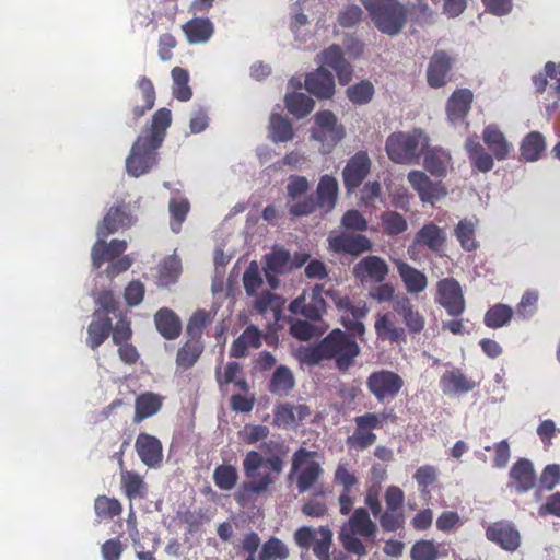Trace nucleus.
Returning <instances> with one entry per match:
<instances>
[{
    "mask_svg": "<svg viewBox=\"0 0 560 560\" xmlns=\"http://www.w3.org/2000/svg\"><path fill=\"white\" fill-rule=\"evenodd\" d=\"M319 351L328 359L335 358L337 366L340 370H346L359 354V347L345 332L334 330L319 343Z\"/></svg>",
    "mask_w": 560,
    "mask_h": 560,
    "instance_id": "nucleus-5",
    "label": "nucleus"
},
{
    "mask_svg": "<svg viewBox=\"0 0 560 560\" xmlns=\"http://www.w3.org/2000/svg\"><path fill=\"white\" fill-rule=\"evenodd\" d=\"M243 284L248 295H255L264 284L257 261L253 260L244 272Z\"/></svg>",
    "mask_w": 560,
    "mask_h": 560,
    "instance_id": "nucleus-55",
    "label": "nucleus"
},
{
    "mask_svg": "<svg viewBox=\"0 0 560 560\" xmlns=\"http://www.w3.org/2000/svg\"><path fill=\"white\" fill-rule=\"evenodd\" d=\"M362 3L381 33L395 36L405 27L408 9L398 0H362Z\"/></svg>",
    "mask_w": 560,
    "mask_h": 560,
    "instance_id": "nucleus-3",
    "label": "nucleus"
},
{
    "mask_svg": "<svg viewBox=\"0 0 560 560\" xmlns=\"http://www.w3.org/2000/svg\"><path fill=\"white\" fill-rule=\"evenodd\" d=\"M382 485L380 481H371L366 488L364 502L370 508L372 514L377 517L382 512V504L380 501V494Z\"/></svg>",
    "mask_w": 560,
    "mask_h": 560,
    "instance_id": "nucleus-63",
    "label": "nucleus"
},
{
    "mask_svg": "<svg viewBox=\"0 0 560 560\" xmlns=\"http://www.w3.org/2000/svg\"><path fill=\"white\" fill-rule=\"evenodd\" d=\"M215 380L222 390L230 383H233L242 392L249 390L248 383L243 375L242 365L235 361L228 362L223 369L217 366Z\"/></svg>",
    "mask_w": 560,
    "mask_h": 560,
    "instance_id": "nucleus-26",
    "label": "nucleus"
},
{
    "mask_svg": "<svg viewBox=\"0 0 560 560\" xmlns=\"http://www.w3.org/2000/svg\"><path fill=\"white\" fill-rule=\"evenodd\" d=\"M173 79V95L182 102L189 101L192 96V91L188 85L189 74L188 72L179 67H175L172 70Z\"/></svg>",
    "mask_w": 560,
    "mask_h": 560,
    "instance_id": "nucleus-48",
    "label": "nucleus"
},
{
    "mask_svg": "<svg viewBox=\"0 0 560 560\" xmlns=\"http://www.w3.org/2000/svg\"><path fill=\"white\" fill-rule=\"evenodd\" d=\"M486 537L508 551H515L521 546L520 532L509 521H498L489 525Z\"/></svg>",
    "mask_w": 560,
    "mask_h": 560,
    "instance_id": "nucleus-15",
    "label": "nucleus"
},
{
    "mask_svg": "<svg viewBox=\"0 0 560 560\" xmlns=\"http://www.w3.org/2000/svg\"><path fill=\"white\" fill-rule=\"evenodd\" d=\"M465 149L472 160L474 165L480 172H489L493 168L494 162L491 154L487 153L483 147L477 139V136L470 137L466 140Z\"/></svg>",
    "mask_w": 560,
    "mask_h": 560,
    "instance_id": "nucleus-40",
    "label": "nucleus"
},
{
    "mask_svg": "<svg viewBox=\"0 0 560 560\" xmlns=\"http://www.w3.org/2000/svg\"><path fill=\"white\" fill-rule=\"evenodd\" d=\"M374 88L369 81H362L347 90L349 100L354 104H366L372 100Z\"/></svg>",
    "mask_w": 560,
    "mask_h": 560,
    "instance_id": "nucleus-59",
    "label": "nucleus"
},
{
    "mask_svg": "<svg viewBox=\"0 0 560 560\" xmlns=\"http://www.w3.org/2000/svg\"><path fill=\"white\" fill-rule=\"evenodd\" d=\"M94 508L97 516L104 518H113L121 513L119 501L107 497H98L95 500Z\"/></svg>",
    "mask_w": 560,
    "mask_h": 560,
    "instance_id": "nucleus-58",
    "label": "nucleus"
},
{
    "mask_svg": "<svg viewBox=\"0 0 560 560\" xmlns=\"http://www.w3.org/2000/svg\"><path fill=\"white\" fill-rule=\"evenodd\" d=\"M112 330L110 318L100 311H95L93 319L88 328V343L92 349L100 347L108 337Z\"/></svg>",
    "mask_w": 560,
    "mask_h": 560,
    "instance_id": "nucleus-30",
    "label": "nucleus"
},
{
    "mask_svg": "<svg viewBox=\"0 0 560 560\" xmlns=\"http://www.w3.org/2000/svg\"><path fill=\"white\" fill-rule=\"evenodd\" d=\"M381 224L383 232L389 236L404 233L408 223L406 219L396 211H385L381 214Z\"/></svg>",
    "mask_w": 560,
    "mask_h": 560,
    "instance_id": "nucleus-53",
    "label": "nucleus"
},
{
    "mask_svg": "<svg viewBox=\"0 0 560 560\" xmlns=\"http://www.w3.org/2000/svg\"><path fill=\"white\" fill-rule=\"evenodd\" d=\"M306 90L319 98H330L335 92V82L330 72L319 67L305 79Z\"/></svg>",
    "mask_w": 560,
    "mask_h": 560,
    "instance_id": "nucleus-22",
    "label": "nucleus"
},
{
    "mask_svg": "<svg viewBox=\"0 0 560 560\" xmlns=\"http://www.w3.org/2000/svg\"><path fill=\"white\" fill-rule=\"evenodd\" d=\"M318 62L320 63L319 67L325 68V66H327L334 69L341 84H347L350 82L352 78V68L345 60L342 50L339 46L331 45L322 51V54L318 55Z\"/></svg>",
    "mask_w": 560,
    "mask_h": 560,
    "instance_id": "nucleus-19",
    "label": "nucleus"
},
{
    "mask_svg": "<svg viewBox=\"0 0 560 560\" xmlns=\"http://www.w3.org/2000/svg\"><path fill=\"white\" fill-rule=\"evenodd\" d=\"M290 262V253L283 248L275 247L272 252L266 256L265 269L273 272L283 273Z\"/></svg>",
    "mask_w": 560,
    "mask_h": 560,
    "instance_id": "nucleus-56",
    "label": "nucleus"
},
{
    "mask_svg": "<svg viewBox=\"0 0 560 560\" xmlns=\"http://www.w3.org/2000/svg\"><path fill=\"white\" fill-rule=\"evenodd\" d=\"M388 415L385 412L372 413L368 412L354 418L355 430L352 435L347 438V445L354 450H365L373 445L376 435L372 432L374 429L382 427Z\"/></svg>",
    "mask_w": 560,
    "mask_h": 560,
    "instance_id": "nucleus-8",
    "label": "nucleus"
},
{
    "mask_svg": "<svg viewBox=\"0 0 560 560\" xmlns=\"http://www.w3.org/2000/svg\"><path fill=\"white\" fill-rule=\"evenodd\" d=\"M482 140L499 161L505 160L513 148L503 132L494 125H489L483 129Z\"/></svg>",
    "mask_w": 560,
    "mask_h": 560,
    "instance_id": "nucleus-25",
    "label": "nucleus"
},
{
    "mask_svg": "<svg viewBox=\"0 0 560 560\" xmlns=\"http://www.w3.org/2000/svg\"><path fill=\"white\" fill-rule=\"evenodd\" d=\"M393 262L407 293L417 295L427 290L429 280L424 272L401 259H393Z\"/></svg>",
    "mask_w": 560,
    "mask_h": 560,
    "instance_id": "nucleus-18",
    "label": "nucleus"
},
{
    "mask_svg": "<svg viewBox=\"0 0 560 560\" xmlns=\"http://www.w3.org/2000/svg\"><path fill=\"white\" fill-rule=\"evenodd\" d=\"M246 481L235 492V501L243 508L253 502L255 495L269 491L283 470V460L279 456L265 459L256 451L246 453L243 460Z\"/></svg>",
    "mask_w": 560,
    "mask_h": 560,
    "instance_id": "nucleus-1",
    "label": "nucleus"
},
{
    "mask_svg": "<svg viewBox=\"0 0 560 560\" xmlns=\"http://www.w3.org/2000/svg\"><path fill=\"white\" fill-rule=\"evenodd\" d=\"M451 69V58L443 51L435 52L428 67V83L432 88H440L445 84L446 73Z\"/></svg>",
    "mask_w": 560,
    "mask_h": 560,
    "instance_id": "nucleus-32",
    "label": "nucleus"
},
{
    "mask_svg": "<svg viewBox=\"0 0 560 560\" xmlns=\"http://www.w3.org/2000/svg\"><path fill=\"white\" fill-rule=\"evenodd\" d=\"M476 224L477 221L471 219H463L455 228V236L465 250L471 252L475 250L478 246V243L475 240Z\"/></svg>",
    "mask_w": 560,
    "mask_h": 560,
    "instance_id": "nucleus-46",
    "label": "nucleus"
},
{
    "mask_svg": "<svg viewBox=\"0 0 560 560\" xmlns=\"http://www.w3.org/2000/svg\"><path fill=\"white\" fill-rule=\"evenodd\" d=\"M510 476L514 481L517 491L523 492L530 489L535 483V474L532 463L521 459L512 467Z\"/></svg>",
    "mask_w": 560,
    "mask_h": 560,
    "instance_id": "nucleus-41",
    "label": "nucleus"
},
{
    "mask_svg": "<svg viewBox=\"0 0 560 560\" xmlns=\"http://www.w3.org/2000/svg\"><path fill=\"white\" fill-rule=\"evenodd\" d=\"M521 158L526 162L538 161L546 151V139L539 131L526 135L520 144Z\"/></svg>",
    "mask_w": 560,
    "mask_h": 560,
    "instance_id": "nucleus-34",
    "label": "nucleus"
},
{
    "mask_svg": "<svg viewBox=\"0 0 560 560\" xmlns=\"http://www.w3.org/2000/svg\"><path fill=\"white\" fill-rule=\"evenodd\" d=\"M429 148V138L421 130L395 132L387 138L386 152L389 159L399 164L418 162L421 153Z\"/></svg>",
    "mask_w": 560,
    "mask_h": 560,
    "instance_id": "nucleus-4",
    "label": "nucleus"
},
{
    "mask_svg": "<svg viewBox=\"0 0 560 560\" xmlns=\"http://www.w3.org/2000/svg\"><path fill=\"white\" fill-rule=\"evenodd\" d=\"M154 322L159 332L166 339H174L180 332L179 318L168 308L160 310L154 316Z\"/></svg>",
    "mask_w": 560,
    "mask_h": 560,
    "instance_id": "nucleus-39",
    "label": "nucleus"
},
{
    "mask_svg": "<svg viewBox=\"0 0 560 560\" xmlns=\"http://www.w3.org/2000/svg\"><path fill=\"white\" fill-rule=\"evenodd\" d=\"M121 485L125 494L130 499L141 498L145 494V483L142 477L135 471L121 470Z\"/></svg>",
    "mask_w": 560,
    "mask_h": 560,
    "instance_id": "nucleus-50",
    "label": "nucleus"
},
{
    "mask_svg": "<svg viewBox=\"0 0 560 560\" xmlns=\"http://www.w3.org/2000/svg\"><path fill=\"white\" fill-rule=\"evenodd\" d=\"M341 226L347 231L363 232L368 230V221L358 210H348L341 218Z\"/></svg>",
    "mask_w": 560,
    "mask_h": 560,
    "instance_id": "nucleus-62",
    "label": "nucleus"
},
{
    "mask_svg": "<svg viewBox=\"0 0 560 560\" xmlns=\"http://www.w3.org/2000/svg\"><path fill=\"white\" fill-rule=\"evenodd\" d=\"M328 243L331 250L336 253H346L352 256H359L360 254L370 252L373 248L371 240L366 236L346 232L330 234Z\"/></svg>",
    "mask_w": 560,
    "mask_h": 560,
    "instance_id": "nucleus-12",
    "label": "nucleus"
},
{
    "mask_svg": "<svg viewBox=\"0 0 560 560\" xmlns=\"http://www.w3.org/2000/svg\"><path fill=\"white\" fill-rule=\"evenodd\" d=\"M163 396L152 392H147L139 395L135 401L133 421L139 423L142 420L158 413L163 405Z\"/></svg>",
    "mask_w": 560,
    "mask_h": 560,
    "instance_id": "nucleus-28",
    "label": "nucleus"
},
{
    "mask_svg": "<svg viewBox=\"0 0 560 560\" xmlns=\"http://www.w3.org/2000/svg\"><path fill=\"white\" fill-rule=\"evenodd\" d=\"M311 130L312 139L322 144L323 153H328L345 137L343 128L337 124L336 116L329 110L318 112Z\"/></svg>",
    "mask_w": 560,
    "mask_h": 560,
    "instance_id": "nucleus-7",
    "label": "nucleus"
},
{
    "mask_svg": "<svg viewBox=\"0 0 560 560\" xmlns=\"http://www.w3.org/2000/svg\"><path fill=\"white\" fill-rule=\"evenodd\" d=\"M440 385L445 395H456L472 390L476 383L468 378L459 369H454L446 371L442 375Z\"/></svg>",
    "mask_w": 560,
    "mask_h": 560,
    "instance_id": "nucleus-24",
    "label": "nucleus"
},
{
    "mask_svg": "<svg viewBox=\"0 0 560 560\" xmlns=\"http://www.w3.org/2000/svg\"><path fill=\"white\" fill-rule=\"evenodd\" d=\"M269 435V429L261 424H247L238 432V436L246 444H255Z\"/></svg>",
    "mask_w": 560,
    "mask_h": 560,
    "instance_id": "nucleus-61",
    "label": "nucleus"
},
{
    "mask_svg": "<svg viewBox=\"0 0 560 560\" xmlns=\"http://www.w3.org/2000/svg\"><path fill=\"white\" fill-rule=\"evenodd\" d=\"M147 138L138 137L130 154L126 159V170L129 175L139 177L150 171L156 162V150Z\"/></svg>",
    "mask_w": 560,
    "mask_h": 560,
    "instance_id": "nucleus-9",
    "label": "nucleus"
},
{
    "mask_svg": "<svg viewBox=\"0 0 560 560\" xmlns=\"http://www.w3.org/2000/svg\"><path fill=\"white\" fill-rule=\"evenodd\" d=\"M202 352V345L197 339L187 341L177 352L176 363L183 370L191 368Z\"/></svg>",
    "mask_w": 560,
    "mask_h": 560,
    "instance_id": "nucleus-47",
    "label": "nucleus"
},
{
    "mask_svg": "<svg viewBox=\"0 0 560 560\" xmlns=\"http://www.w3.org/2000/svg\"><path fill=\"white\" fill-rule=\"evenodd\" d=\"M438 553V547L429 540L419 541L411 548L412 560H435Z\"/></svg>",
    "mask_w": 560,
    "mask_h": 560,
    "instance_id": "nucleus-64",
    "label": "nucleus"
},
{
    "mask_svg": "<svg viewBox=\"0 0 560 560\" xmlns=\"http://www.w3.org/2000/svg\"><path fill=\"white\" fill-rule=\"evenodd\" d=\"M261 345V331L254 325L248 326L232 343L230 355L244 358L249 348H259Z\"/></svg>",
    "mask_w": 560,
    "mask_h": 560,
    "instance_id": "nucleus-31",
    "label": "nucleus"
},
{
    "mask_svg": "<svg viewBox=\"0 0 560 560\" xmlns=\"http://www.w3.org/2000/svg\"><path fill=\"white\" fill-rule=\"evenodd\" d=\"M435 302L446 310L448 315L458 316L465 311V299L459 282L454 278L438 281Z\"/></svg>",
    "mask_w": 560,
    "mask_h": 560,
    "instance_id": "nucleus-10",
    "label": "nucleus"
},
{
    "mask_svg": "<svg viewBox=\"0 0 560 560\" xmlns=\"http://www.w3.org/2000/svg\"><path fill=\"white\" fill-rule=\"evenodd\" d=\"M424 168L433 176H445L446 170L451 163V155L447 151L441 148H433L424 150Z\"/></svg>",
    "mask_w": 560,
    "mask_h": 560,
    "instance_id": "nucleus-33",
    "label": "nucleus"
},
{
    "mask_svg": "<svg viewBox=\"0 0 560 560\" xmlns=\"http://www.w3.org/2000/svg\"><path fill=\"white\" fill-rule=\"evenodd\" d=\"M285 105L288 110L296 118H303L314 108V101L304 93L287 94Z\"/></svg>",
    "mask_w": 560,
    "mask_h": 560,
    "instance_id": "nucleus-45",
    "label": "nucleus"
},
{
    "mask_svg": "<svg viewBox=\"0 0 560 560\" xmlns=\"http://www.w3.org/2000/svg\"><path fill=\"white\" fill-rule=\"evenodd\" d=\"M171 121V110L166 108H160L152 117L150 130L140 137L147 138L149 141H151V143H153V147H160L164 140L165 131L170 127Z\"/></svg>",
    "mask_w": 560,
    "mask_h": 560,
    "instance_id": "nucleus-35",
    "label": "nucleus"
},
{
    "mask_svg": "<svg viewBox=\"0 0 560 560\" xmlns=\"http://www.w3.org/2000/svg\"><path fill=\"white\" fill-rule=\"evenodd\" d=\"M374 328L377 336L384 340L398 342L406 338L405 329L396 326L388 313L378 315Z\"/></svg>",
    "mask_w": 560,
    "mask_h": 560,
    "instance_id": "nucleus-42",
    "label": "nucleus"
},
{
    "mask_svg": "<svg viewBox=\"0 0 560 560\" xmlns=\"http://www.w3.org/2000/svg\"><path fill=\"white\" fill-rule=\"evenodd\" d=\"M290 556L288 545L278 537H270L260 548L257 560H287Z\"/></svg>",
    "mask_w": 560,
    "mask_h": 560,
    "instance_id": "nucleus-43",
    "label": "nucleus"
},
{
    "mask_svg": "<svg viewBox=\"0 0 560 560\" xmlns=\"http://www.w3.org/2000/svg\"><path fill=\"white\" fill-rule=\"evenodd\" d=\"M371 168V160L366 152H357L347 163L342 171L345 187L352 190L361 185L363 179L369 175Z\"/></svg>",
    "mask_w": 560,
    "mask_h": 560,
    "instance_id": "nucleus-16",
    "label": "nucleus"
},
{
    "mask_svg": "<svg viewBox=\"0 0 560 560\" xmlns=\"http://www.w3.org/2000/svg\"><path fill=\"white\" fill-rule=\"evenodd\" d=\"M131 224V219L118 207L109 209L97 228V237H107L109 234Z\"/></svg>",
    "mask_w": 560,
    "mask_h": 560,
    "instance_id": "nucleus-36",
    "label": "nucleus"
},
{
    "mask_svg": "<svg viewBox=\"0 0 560 560\" xmlns=\"http://www.w3.org/2000/svg\"><path fill=\"white\" fill-rule=\"evenodd\" d=\"M317 203L330 211L335 208L338 197V182L335 177L324 175L317 186Z\"/></svg>",
    "mask_w": 560,
    "mask_h": 560,
    "instance_id": "nucleus-37",
    "label": "nucleus"
},
{
    "mask_svg": "<svg viewBox=\"0 0 560 560\" xmlns=\"http://www.w3.org/2000/svg\"><path fill=\"white\" fill-rule=\"evenodd\" d=\"M270 138L273 142H288L293 140L294 130L292 124L278 114L270 117Z\"/></svg>",
    "mask_w": 560,
    "mask_h": 560,
    "instance_id": "nucleus-44",
    "label": "nucleus"
},
{
    "mask_svg": "<svg viewBox=\"0 0 560 560\" xmlns=\"http://www.w3.org/2000/svg\"><path fill=\"white\" fill-rule=\"evenodd\" d=\"M315 455L316 452L303 447L293 454L290 477L296 475V486L300 493L310 490L323 472L320 464L314 460Z\"/></svg>",
    "mask_w": 560,
    "mask_h": 560,
    "instance_id": "nucleus-6",
    "label": "nucleus"
},
{
    "mask_svg": "<svg viewBox=\"0 0 560 560\" xmlns=\"http://www.w3.org/2000/svg\"><path fill=\"white\" fill-rule=\"evenodd\" d=\"M471 102L472 93L470 90L463 89L454 92L446 106L448 120L453 125L462 122L470 109Z\"/></svg>",
    "mask_w": 560,
    "mask_h": 560,
    "instance_id": "nucleus-23",
    "label": "nucleus"
},
{
    "mask_svg": "<svg viewBox=\"0 0 560 560\" xmlns=\"http://www.w3.org/2000/svg\"><path fill=\"white\" fill-rule=\"evenodd\" d=\"M294 386V377L292 372L287 366H279L271 380L269 390L273 394H287Z\"/></svg>",
    "mask_w": 560,
    "mask_h": 560,
    "instance_id": "nucleus-52",
    "label": "nucleus"
},
{
    "mask_svg": "<svg viewBox=\"0 0 560 560\" xmlns=\"http://www.w3.org/2000/svg\"><path fill=\"white\" fill-rule=\"evenodd\" d=\"M407 178L423 202L434 203L444 198L447 194L445 186L441 182L431 180L428 175L421 171L409 172Z\"/></svg>",
    "mask_w": 560,
    "mask_h": 560,
    "instance_id": "nucleus-14",
    "label": "nucleus"
},
{
    "mask_svg": "<svg viewBox=\"0 0 560 560\" xmlns=\"http://www.w3.org/2000/svg\"><path fill=\"white\" fill-rule=\"evenodd\" d=\"M394 311L401 316L410 332L419 334L423 330L425 318L405 293H398V298L395 300Z\"/></svg>",
    "mask_w": 560,
    "mask_h": 560,
    "instance_id": "nucleus-20",
    "label": "nucleus"
},
{
    "mask_svg": "<svg viewBox=\"0 0 560 560\" xmlns=\"http://www.w3.org/2000/svg\"><path fill=\"white\" fill-rule=\"evenodd\" d=\"M311 408L305 404H282L276 407L273 421L278 427H294L311 416Z\"/></svg>",
    "mask_w": 560,
    "mask_h": 560,
    "instance_id": "nucleus-21",
    "label": "nucleus"
},
{
    "mask_svg": "<svg viewBox=\"0 0 560 560\" xmlns=\"http://www.w3.org/2000/svg\"><path fill=\"white\" fill-rule=\"evenodd\" d=\"M189 202L187 199H173L170 202V212L173 218L171 228L173 232L178 233L182 223L185 221L186 215L189 211Z\"/></svg>",
    "mask_w": 560,
    "mask_h": 560,
    "instance_id": "nucleus-60",
    "label": "nucleus"
},
{
    "mask_svg": "<svg viewBox=\"0 0 560 560\" xmlns=\"http://www.w3.org/2000/svg\"><path fill=\"white\" fill-rule=\"evenodd\" d=\"M190 44L205 43L213 34V25L208 19H192L183 26Z\"/></svg>",
    "mask_w": 560,
    "mask_h": 560,
    "instance_id": "nucleus-38",
    "label": "nucleus"
},
{
    "mask_svg": "<svg viewBox=\"0 0 560 560\" xmlns=\"http://www.w3.org/2000/svg\"><path fill=\"white\" fill-rule=\"evenodd\" d=\"M378 533L376 523L371 518L365 508H358L338 533V539L343 549L359 557L368 555V546L362 539L374 542Z\"/></svg>",
    "mask_w": 560,
    "mask_h": 560,
    "instance_id": "nucleus-2",
    "label": "nucleus"
},
{
    "mask_svg": "<svg viewBox=\"0 0 560 560\" xmlns=\"http://www.w3.org/2000/svg\"><path fill=\"white\" fill-rule=\"evenodd\" d=\"M389 272L387 262L378 256H366L359 260L352 273L360 282L382 283Z\"/></svg>",
    "mask_w": 560,
    "mask_h": 560,
    "instance_id": "nucleus-13",
    "label": "nucleus"
},
{
    "mask_svg": "<svg viewBox=\"0 0 560 560\" xmlns=\"http://www.w3.org/2000/svg\"><path fill=\"white\" fill-rule=\"evenodd\" d=\"M323 292L325 293L323 284H316L313 288L311 303L307 305V308L303 311V315L312 319L320 317L322 313L326 308L325 300L322 296Z\"/></svg>",
    "mask_w": 560,
    "mask_h": 560,
    "instance_id": "nucleus-57",
    "label": "nucleus"
},
{
    "mask_svg": "<svg viewBox=\"0 0 560 560\" xmlns=\"http://www.w3.org/2000/svg\"><path fill=\"white\" fill-rule=\"evenodd\" d=\"M446 242V233L434 223L424 224L415 235V243L427 246L432 252L443 249Z\"/></svg>",
    "mask_w": 560,
    "mask_h": 560,
    "instance_id": "nucleus-27",
    "label": "nucleus"
},
{
    "mask_svg": "<svg viewBox=\"0 0 560 560\" xmlns=\"http://www.w3.org/2000/svg\"><path fill=\"white\" fill-rule=\"evenodd\" d=\"M105 237L98 238L92 248V260L95 269H98L105 260H112L127 248L126 241L113 240L109 244H105Z\"/></svg>",
    "mask_w": 560,
    "mask_h": 560,
    "instance_id": "nucleus-29",
    "label": "nucleus"
},
{
    "mask_svg": "<svg viewBox=\"0 0 560 560\" xmlns=\"http://www.w3.org/2000/svg\"><path fill=\"white\" fill-rule=\"evenodd\" d=\"M238 479V474L233 465H220L213 471V481L215 486L224 491L232 490Z\"/></svg>",
    "mask_w": 560,
    "mask_h": 560,
    "instance_id": "nucleus-54",
    "label": "nucleus"
},
{
    "mask_svg": "<svg viewBox=\"0 0 560 560\" xmlns=\"http://www.w3.org/2000/svg\"><path fill=\"white\" fill-rule=\"evenodd\" d=\"M137 454L148 467H159L163 459V447L160 440L148 433H140L135 442Z\"/></svg>",
    "mask_w": 560,
    "mask_h": 560,
    "instance_id": "nucleus-17",
    "label": "nucleus"
},
{
    "mask_svg": "<svg viewBox=\"0 0 560 560\" xmlns=\"http://www.w3.org/2000/svg\"><path fill=\"white\" fill-rule=\"evenodd\" d=\"M366 385L378 400H384L396 396L402 387L404 381L395 372L381 370L369 376Z\"/></svg>",
    "mask_w": 560,
    "mask_h": 560,
    "instance_id": "nucleus-11",
    "label": "nucleus"
},
{
    "mask_svg": "<svg viewBox=\"0 0 560 560\" xmlns=\"http://www.w3.org/2000/svg\"><path fill=\"white\" fill-rule=\"evenodd\" d=\"M332 545V532L326 526L317 528V536L313 541V552L318 560H331L330 547Z\"/></svg>",
    "mask_w": 560,
    "mask_h": 560,
    "instance_id": "nucleus-49",
    "label": "nucleus"
},
{
    "mask_svg": "<svg viewBox=\"0 0 560 560\" xmlns=\"http://www.w3.org/2000/svg\"><path fill=\"white\" fill-rule=\"evenodd\" d=\"M513 310L506 304H495L485 314V324L490 328L505 326L512 318Z\"/></svg>",
    "mask_w": 560,
    "mask_h": 560,
    "instance_id": "nucleus-51",
    "label": "nucleus"
}]
</instances>
